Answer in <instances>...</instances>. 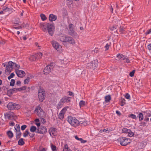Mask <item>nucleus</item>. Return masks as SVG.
I'll return each mask as SVG.
<instances>
[{
  "label": "nucleus",
  "instance_id": "49530a36",
  "mask_svg": "<svg viewBox=\"0 0 151 151\" xmlns=\"http://www.w3.org/2000/svg\"><path fill=\"white\" fill-rule=\"evenodd\" d=\"M127 99H130V95L127 93L125 94L124 96Z\"/></svg>",
  "mask_w": 151,
  "mask_h": 151
},
{
  "label": "nucleus",
  "instance_id": "aec40b11",
  "mask_svg": "<svg viewBox=\"0 0 151 151\" xmlns=\"http://www.w3.org/2000/svg\"><path fill=\"white\" fill-rule=\"evenodd\" d=\"M37 56H38V55H36V54L31 55L29 57V59L31 61H35L38 60V58L37 57Z\"/></svg>",
  "mask_w": 151,
  "mask_h": 151
},
{
  "label": "nucleus",
  "instance_id": "13d9d810",
  "mask_svg": "<svg viewBox=\"0 0 151 151\" xmlns=\"http://www.w3.org/2000/svg\"><path fill=\"white\" fill-rule=\"evenodd\" d=\"M75 138L76 140L79 141H80V140L81 139V138L78 137L77 136H75Z\"/></svg>",
  "mask_w": 151,
  "mask_h": 151
},
{
  "label": "nucleus",
  "instance_id": "f257e3e1",
  "mask_svg": "<svg viewBox=\"0 0 151 151\" xmlns=\"http://www.w3.org/2000/svg\"><path fill=\"white\" fill-rule=\"evenodd\" d=\"M41 27L44 30H46V27L49 35L52 36L55 31V26L53 24L49 23L44 24L41 25Z\"/></svg>",
  "mask_w": 151,
  "mask_h": 151
},
{
  "label": "nucleus",
  "instance_id": "09e8293b",
  "mask_svg": "<svg viewBox=\"0 0 151 151\" xmlns=\"http://www.w3.org/2000/svg\"><path fill=\"white\" fill-rule=\"evenodd\" d=\"M15 75L13 73H12L10 74V75L8 77V79L10 80L11 78H12Z\"/></svg>",
  "mask_w": 151,
  "mask_h": 151
},
{
  "label": "nucleus",
  "instance_id": "774afa93",
  "mask_svg": "<svg viewBox=\"0 0 151 151\" xmlns=\"http://www.w3.org/2000/svg\"><path fill=\"white\" fill-rule=\"evenodd\" d=\"M148 117H146V116H145V121L148 122L149 120V118H148Z\"/></svg>",
  "mask_w": 151,
  "mask_h": 151
},
{
  "label": "nucleus",
  "instance_id": "2f4dec72",
  "mask_svg": "<svg viewBox=\"0 0 151 151\" xmlns=\"http://www.w3.org/2000/svg\"><path fill=\"white\" fill-rule=\"evenodd\" d=\"M63 104L62 103V101H61L60 100L58 103V105L57 106V108L58 109H59L61 108L62 106L63 105Z\"/></svg>",
  "mask_w": 151,
  "mask_h": 151
},
{
  "label": "nucleus",
  "instance_id": "c85d7f7f",
  "mask_svg": "<svg viewBox=\"0 0 151 151\" xmlns=\"http://www.w3.org/2000/svg\"><path fill=\"white\" fill-rule=\"evenodd\" d=\"M79 106L81 108L82 107L84 106L86 104V102L83 100H81L79 102Z\"/></svg>",
  "mask_w": 151,
  "mask_h": 151
},
{
  "label": "nucleus",
  "instance_id": "0e129e2a",
  "mask_svg": "<svg viewBox=\"0 0 151 151\" xmlns=\"http://www.w3.org/2000/svg\"><path fill=\"white\" fill-rule=\"evenodd\" d=\"M147 47L149 50H151V43L149 44Z\"/></svg>",
  "mask_w": 151,
  "mask_h": 151
},
{
  "label": "nucleus",
  "instance_id": "cd10ccee",
  "mask_svg": "<svg viewBox=\"0 0 151 151\" xmlns=\"http://www.w3.org/2000/svg\"><path fill=\"white\" fill-rule=\"evenodd\" d=\"M89 122L86 121H79V124L83 125L84 126H86L88 124Z\"/></svg>",
  "mask_w": 151,
  "mask_h": 151
},
{
  "label": "nucleus",
  "instance_id": "4be33fe9",
  "mask_svg": "<svg viewBox=\"0 0 151 151\" xmlns=\"http://www.w3.org/2000/svg\"><path fill=\"white\" fill-rule=\"evenodd\" d=\"M63 151H72V150L68 147L67 144H65L64 146Z\"/></svg>",
  "mask_w": 151,
  "mask_h": 151
},
{
  "label": "nucleus",
  "instance_id": "423d86ee",
  "mask_svg": "<svg viewBox=\"0 0 151 151\" xmlns=\"http://www.w3.org/2000/svg\"><path fill=\"white\" fill-rule=\"evenodd\" d=\"M117 57L118 58V60L120 62L122 61L123 60H124V63H130V60L128 59V58L122 54H117Z\"/></svg>",
  "mask_w": 151,
  "mask_h": 151
},
{
  "label": "nucleus",
  "instance_id": "f03ea898",
  "mask_svg": "<svg viewBox=\"0 0 151 151\" xmlns=\"http://www.w3.org/2000/svg\"><path fill=\"white\" fill-rule=\"evenodd\" d=\"M67 121L71 125L74 127L79 125V121L76 117L72 116H68L67 118Z\"/></svg>",
  "mask_w": 151,
  "mask_h": 151
},
{
  "label": "nucleus",
  "instance_id": "5701e85b",
  "mask_svg": "<svg viewBox=\"0 0 151 151\" xmlns=\"http://www.w3.org/2000/svg\"><path fill=\"white\" fill-rule=\"evenodd\" d=\"M20 91L21 90H26V92L28 91H29L30 89V88L29 87L27 88L26 86H23L20 88Z\"/></svg>",
  "mask_w": 151,
  "mask_h": 151
},
{
  "label": "nucleus",
  "instance_id": "c03bdc74",
  "mask_svg": "<svg viewBox=\"0 0 151 151\" xmlns=\"http://www.w3.org/2000/svg\"><path fill=\"white\" fill-rule=\"evenodd\" d=\"M128 136L130 137H132L134 135V133L130 129V131H128L127 133Z\"/></svg>",
  "mask_w": 151,
  "mask_h": 151
},
{
  "label": "nucleus",
  "instance_id": "393cba45",
  "mask_svg": "<svg viewBox=\"0 0 151 151\" xmlns=\"http://www.w3.org/2000/svg\"><path fill=\"white\" fill-rule=\"evenodd\" d=\"M33 78V76H30V78L28 77L26 79H25L24 81V84H28L30 81V78Z\"/></svg>",
  "mask_w": 151,
  "mask_h": 151
},
{
  "label": "nucleus",
  "instance_id": "052dcab7",
  "mask_svg": "<svg viewBox=\"0 0 151 151\" xmlns=\"http://www.w3.org/2000/svg\"><path fill=\"white\" fill-rule=\"evenodd\" d=\"M116 29V27H114V26H112L110 27V29L111 30H113L114 29Z\"/></svg>",
  "mask_w": 151,
  "mask_h": 151
},
{
  "label": "nucleus",
  "instance_id": "9b49d317",
  "mask_svg": "<svg viewBox=\"0 0 151 151\" xmlns=\"http://www.w3.org/2000/svg\"><path fill=\"white\" fill-rule=\"evenodd\" d=\"M47 132V129L46 128L41 126L40 127L37 129V133L40 134H45Z\"/></svg>",
  "mask_w": 151,
  "mask_h": 151
},
{
  "label": "nucleus",
  "instance_id": "c756f323",
  "mask_svg": "<svg viewBox=\"0 0 151 151\" xmlns=\"http://www.w3.org/2000/svg\"><path fill=\"white\" fill-rule=\"evenodd\" d=\"M18 143L20 145H23L24 143V141L23 139L22 138L20 139L18 142Z\"/></svg>",
  "mask_w": 151,
  "mask_h": 151
},
{
  "label": "nucleus",
  "instance_id": "603ef678",
  "mask_svg": "<svg viewBox=\"0 0 151 151\" xmlns=\"http://www.w3.org/2000/svg\"><path fill=\"white\" fill-rule=\"evenodd\" d=\"M125 100L124 99H123L122 100V102L121 103L120 105L122 106H123L125 104Z\"/></svg>",
  "mask_w": 151,
  "mask_h": 151
},
{
  "label": "nucleus",
  "instance_id": "9d476101",
  "mask_svg": "<svg viewBox=\"0 0 151 151\" xmlns=\"http://www.w3.org/2000/svg\"><path fill=\"white\" fill-rule=\"evenodd\" d=\"M12 63L13 62L11 61H9L8 62V65L6 66L5 70L6 73L8 72V73H9L12 71V70L13 68Z\"/></svg>",
  "mask_w": 151,
  "mask_h": 151
},
{
  "label": "nucleus",
  "instance_id": "8fccbe9b",
  "mask_svg": "<svg viewBox=\"0 0 151 151\" xmlns=\"http://www.w3.org/2000/svg\"><path fill=\"white\" fill-rule=\"evenodd\" d=\"M134 73L135 70H133L129 74V76L131 77L133 76L134 75Z\"/></svg>",
  "mask_w": 151,
  "mask_h": 151
},
{
  "label": "nucleus",
  "instance_id": "4468645a",
  "mask_svg": "<svg viewBox=\"0 0 151 151\" xmlns=\"http://www.w3.org/2000/svg\"><path fill=\"white\" fill-rule=\"evenodd\" d=\"M97 65L98 61L96 60L93 61L91 63H88L87 66L89 67V68L93 69L95 67L97 66Z\"/></svg>",
  "mask_w": 151,
  "mask_h": 151
},
{
  "label": "nucleus",
  "instance_id": "f8f14e48",
  "mask_svg": "<svg viewBox=\"0 0 151 151\" xmlns=\"http://www.w3.org/2000/svg\"><path fill=\"white\" fill-rule=\"evenodd\" d=\"M49 132L52 137H54L57 135V131L55 128L52 127L49 129Z\"/></svg>",
  "mask_w": 151,
  "mask_h": 151
},
{
  "label": "nucleus",
  "instance_id": "4d7b16f0",
  "mask_svg": "<svg viewBox=\"0 0 151 151\" xmlns=\"http://www.w3.org/2000/svg\"><path fill=\"white\" fill-rule=\"evenodd\" d=\"M81 143H84L87 142V141L86 140L83 139L82 138L80 141Z\"/></svg>",
  "mask_w": 151,
  "mask_h": 151
},
{
  "label": "nucleus",
  "instance_id": "69168bd1",
  "mask_svg": "<svg viewBox=\"0 0 151 151\" xmlns=\"http://www.w3.org/2000/svg\"><path fill=\"white\" fill-rule=\"evenodd\" d=\"M116 113L118 116H120L121 114L119 111L117 110L116 111Z\"/></svg>",
  "mask_w": 151,
  "mask_h": 151
},
{
  "label": "nucleus",
  "instance_id": "a19ab883",
  "mask_svg": "<svg viewBox=\"0 0 151 151\" xmlns=\"http://www.w3.org/2000/svg\"><path fill=\"white\" fill-rule=\"evenodd\" d=\"M14 105V109H20L21 107V106L18 104L15 103Z\"/></svg>",
  "mask_w": 151,
  "mask_h": 151
},
{
  "label": "nucleus",
  "instance_id": "0eeeda50",
  "mask_svg": "<svg viewBox=\"0 0 151 151\" xmlns=\"http://www.w3.org/2000/svg\"><path fill=\"white\" fill-rule=\"evenodd\" d=\"M38 94V97L39 100L41 101H42L45 99V95L44 90L42 88L39 87Z\"/></svg>",
  "mask_w": 151,
  "mask_h": 151
},
{
  "label": "nucleus",
  "instance_id": "2eb2a0df",
  "mask_svg": "<svg viewBox=\"0 0 151 151\" xmlns=\"http://www.w3.org/2000/svg\"><path fill=\"white\" fill-rule=\"evenodd\" d=\"M52 69V66L50 65L47 66L44 69L43 72L44 74L47 75L49 73Z\"/></svg>",
  "mask_w": 151,
  "mask_h": 151
},
{
  "label": "nucleus",
  "instance_id": "a211bd4d",
  "mask_svg": "<svg viewBox=\"0 0 151 151\" xmlns=\"http://www.w3.org/2000/svg\"><path fill=\"white\" fill-rule=\"evenodd\" d=\"M49 18L50 21L52 22L56 20L57 19V17L55 15L51 14L49 15Z\"/></svg>",
  "mask_w": 151,
  "mask_h": 151
},
{
  "label": "nucleus",
  "instance_id": "7c9ffc66",
  "mask_svg": "<svg viewBox=\"0 0 151 151\" xmlns=\"http://www.w3.org/2000/svg\"><path fill=\"white\" fill-rule=\"evenodd\" d=\"M138 118L139 121H140L142 120L144 118L143 115L141 113H139L138 114Z\"/></svg>",
  "mask_w": 151,
  "mask_h": 151
},
{
  "label": "nucleus",
  "instance_id": "bf43d9fd",
  "mask_svg": "<svg viewBox=\"0 0 151 151\" xmlns=\"http://www.w3.org/2000/svg\"><path fill=\"white\" fill-rule=\"evenodd\" d=\"M14 123L13 122H11L9 123V125L10 126H13L14 125Z\"/></svg>",
  "mask_w": 151,
  "mask_h": 151
},
{
  "label": "nucleus",
  "instance_id": "ea45409f",
  "mask_svg": "<svg viewBox=\"0 0 151 151\" xmlns=\"http://www.w3.org/2000/svg\"><path fill=\"white\" fill-rule=\"evenodd\" d=\"M16 131H20V127L19 124H17L14 127Z\"/></svg>",
  "mask_w": 151,
  "mask_h": 151
},
{
  "label": "nucleus",
  "instance_id": "338daca9",
  "mask_svg": "<svg viewBox=\"0 0 151 151\" xmlns=\"http://www.w3.org/2000/svg\"><path fill=\"white\" fill-rule=\"evenodd\" d=\"M47 150L46 148H43L41 149L40 151H46Z\"/></svg>",
  "mask_w": 151,
  "mask_h": 151
},
{
  "label": "nucleus",
  "instance_id": "3c124183",
  "mask_svg": "<svg viewBox=\"0 0 151 151\" xmlns=\"http://www.w3.org/2000/svg\"><path fill=\"white\" fill-rule=\"evenodd\" d=\"M108 131L107 129H100L99 132H106Z\"/></svg>",
  "mask_w": 151,
  "mask_h": 151
},
{
  "label": "nucleus",
  "instance_id": "f3484780",
  "mask_svg": "<svg viewBox=\"0 0 151 151\" xmlns=\"http://www.w3.org/2000/svg\"><path fill=\"white\" fill-rule=\"evenodd\" d=\"M15 103L10 102L7 104V108L10 110H13L14 109Z\"/></svg>",
  "mask_w": 151,
  "mask_h": 151
},
{
  "label": "nucleus",
  "instance_id": "72a5a7b5",
  "mask_svg": "<svg viewBox=\"0 0 151 151\" xmlns=\"http://www.w3.org/2000/svg\"><path fill=\"white\" fill-rule=\"evenodd\" d=\"M36 130V127L35 126H32L30 127V131L32 132H34Z\"/></svg>",
  "mask_w": 151,
  "mask_h": 151
},
{
  "label": "nucleus",
  "instance_id": "dca6fc26",
  "mask_svg": "<svg viewBox=\"0 0 151 151\" xmlns=\"http://www.w3.org/2000/svg\"><path fill=\"white\" fill-rule=\"evenodd\" d=\"M16 73L17 76L19 77H23L25 76V73L23 70H16Z\"/></svg>",
  "mask_w": 151,
  "mask_h": 151
},
{
  "label": "nucleus",
  "instance_id": "58836bf2",
  "mask_svg": "<svg viewBox=\"0 0 151 151\" xmlns=\"http://www.w3.org/2000/svg\"><path fill=\"white\" fill-rule=\"evenodd\" d=\"M130 131V129H128L127 128H124L122 129V132L123 133H126L127 134V133L128 131Z\"/></svg>",
  "mask_w": 151,
  "mask_h": 151
},
{
  "label": "nucleus",
  "instance_id": "1a4fd4ad",
  "mask_svg": "<svg viewBox=\"0 0 151 151\" xmlns=\"http://www.w3.org/2000/svg\"><path fill=\"white\" fill-rule=\"evenodd\" d=\"M68 108V107L65 106L60 111L58 115V117L60 119H63L65 113Z\"/></svg>",
  "mask_w": 151,
  "mask_h": 151
},
{
  "label": "nucleus",
  "instance_id": "4c0bfd02",
  "mask_svg": "<svg viewBox=\"0 0 151 151\" xmlns=\"http://www.w3.org/2000/svg\"><path fill=\"white\" fill-rule=\"evenodd\" d=\"M40 17H41V18L42 19V21H45L47 19V18L45 15L43 14H41L40 15Z\"/></svg>",
  "mask_w": 151,
  "mask_h": 151
},
{
  "label": "nucleus",
  "instance_id": "b1692460",
  "mask_svg": "<svg viewBox=\"0 0 151 151\" xmlns=\"http://www.w3.org/2000/svg\"><path fill=\"white\" fill-rule=\"evenodd\" d=\"M111 97L110 95L106 96L105 97V101L106 102H109L111 100Z\"/></svg>",
  "mask_w": 151,
  "mask_h": 151
},
{
  "label": "nucleus",
  "instance_id": "de8ad7c7",
  "mask_svg": "<svg viewBox=\"0 0 151 151\" xmlns=\"http://www.w3.org/2000/svg\"><path fill=\"white\" fill-rule=\"evenodd\" d=\"M29 134V132L28 130H26L24 133L23 137H26Z\"/></svg>",
  "mask_w": 151,
  "mask_h": 151
},
{
  "label": "nucleus",
  "instance_id": "20e7f679",
  "mask_svg": "<svg viewBox=\"0 0 151 151\" xmlns=\"http://www.w3.org/2000/svg\"><path fill=\"white\" fill-rule=\"evenodd\" d=\"M51 43L55 49L59 52H62L63 51V48L62 46L57 41L53 40L51 41Z\"/></svg>",
  "mask_w": 151,
  "mask_h": 151
},
{
  "label": "nucleus",
  "instance_id": "6e6d98bb",
  "mask_svg": "<svg viewBox=\"0 0 151 151\" xmlns=\"http://www.w3.org/2000/svg\"><path fill=\"white\" fill-rule=\"evenodd\" d=\"M26 127H27V126L26 125H23L21 126V129L22 130H24Z\"/></svg>",
  "mask_w": 151,
  "mask_h": 151
},
{
  "label": "nucleus",
  "instance_id": "e2e57ef3",
  "mask_svg": "<svg viewBox=\"0 0 151 151\" xmlns=\"http://www.w3.org/2000/svg\"><path fill=\"white\" fill-rule=\"evenodd\" d=\"M151 33V29L148 30L147 32H146V34H148Z\"/></svg>",
  "mask_w": 151,
  "mask_h": 151
},
{
  "label": "nucleus",
  "instance_id": "f704fd0d",
  "mask_svg": "<svg viewBox=\"0 0 151 151\" xmlns=\"http://www.w3.org/2000/svg\"><path fill=\"white\" fill-rule=\"evenodd\" d=\"M128 117L129 118H131L133 119H137V118L135 115L131 114L128 115Z\"/></svg>",
  "mask_w": 151,
  "mask_h": 151
},
{
  "label": "nucleus",
  "instance_id": "c9c22d12",
  "mask_svg": "<svg viewBox=\"0 0 151 151\" xmlns=\"http://www.w3.org/2000/svg\"><path fill=\"white\" fill-rule=\"evenodd\" d=\"M125 28L121 26L119 29V32L121 33H124Z\"/></svg>",
  "mask_w": 151,
  "mask_h": 151
},
{
  "label": "nucleus",
  "instance_id": "5fc2aeb1",
  "mask_svg": "<svg viewBox=\"0 0 151 151\" xmlns=\"http://www.w3.org/2000/svg\"><path fill=\"white\" fill-rule=\"evenodd\" d=\"M109 45H110L109 44H108V43H107L106 44L105 46V48L106 49H105L106 50H108V49L109 48Z\"/></svg>",
  "mask_w": 151,
  "mask_h": 151
},
{
  "label": "nucleus",
  "instance_id": "412c9836",
  "mask_svg": "<svg viewBox=\"0 0 151 151\" xmlns=\"http://www.w3.org/2000/svg\"><path fill=\"white\" fill-rule=\"evenodd\" d=\"M143 113L146 117H149L151 116V111H144Z\"/></svg>",
  "mask_w": 151,
  "mask_h": 151
},
{
  "label": "nucleus",
  "instance_id": "79ce46f5",
  "mask_svg": "<svg viewBox=\"0 0 151 151\" xmlns=\"http://www.w3.org/2000/svg\"><path fill=\"white\" fill-rule=\"evenodd\" d=\"M16 136L17 138H19L21 135V132L20 131H16Z\"/></svg>",
  "mask_w": 151,
  "mask_h": 151
},
{
  "label": "nucleus",
  "instance_id": "7ed1b4c3",
  "mask_svg": "<svg viewBox=\"0 0 151 151\" xmlns=\"http://www.w3.org/2000/svg\"><path fill=\"white\" fill-rule=\"evenodd\" d=\"M59 40L60 41L63 42H68L72 44H74L75 43V42L73 39L65 35L61 36L59 38Z\"/></svg>",
  "mask_w": 151,
  "mask_h": 151
},
{
  "label": "nucleus",
  "instance_id": "a878e982",
  "mask_svg": "<svg viewBox=\"0 0 151 151\" xmlns=\"http://www.w3.org/2000/svg\"><path fill=\"white\" fill-rule=\"evenodd\" d=\"M14 28L15 29H20L22 28V26L19 24H16L14 26Z\"/></svg>",
  "mask_w": 151,
  "mask_h": 151
},
{
  "label": "nucleus",
  "instance_id": "bb28decb",
  "mask_svg": "<svg viewBox=\"0 0 151 151\" xmlns=\"http://www.w3.org/2000/svg\"><path fill=\"white\" fill-rule=\"evenodd\" d=\"M12 65L13 68H14L15 69V71H16V70H18V69L20 67V66L19 65L17 64L16 63H14L13 62Z\"/></svg>",
  "mask_w": 151,
  "mask_h": 151
},
{
  "label": "nucleus",
  "instance_id": "ddd939ff",
  "mask_svg": "<svg viewBox=\"0 0 151 151\" xmlns=\"http://www.w3.org/2000/svg\"><path fill=\"white\" fill-rule=\"evenodd\" d=\"M69 28L70 31V32H69V33L70 35L72 36H77V34L74 31V26L73 24H70L69 26Z\"/></svg>",
  "mask_w": 151,
  "mask_h": 151
},
{
  "label": "nucleus",
  "instance_id": "680f3d73",
  "mask_svg": "<svg viewBox=\"0 0 151 151\" xmlns=\"http://www.w3.org/2000/svg\"><path fill=\"white\" fill-rule=\"evenodd\" d=\"M21 84V82L19 81H17L16 84L17 85L19 86Z\"/></svg>",
  "mask_w": 151,
  "mask_h": 151
},
{
  "label": "nucleus",
  "instance_id": "37998d69",
  "mask_svg": "<svg viewBox=\"0 0 151 151\" xmlns=\"http://www.w3.org/2000/svg\"><path fill=\"white\" fill-rule=\"evenodd\" d=\"M36 54V55H38V56H37V57L38 58V59L39 58H41L43 55L42 53L40 52H38Z\"/></svg>",
  "mask_w": 151,
  "mask_h": 151
},
{
  "label": "nucleus",
  "instance_id": "6ab92c4d",
  "mask_svg": "<svg viewBox=\"0 0 151 151\" xmlns=\"http://www.w3.org/2000/svg\"><path fill=\"white\" fill-rule=\"evenodd\" d=\"M64 104L65 102H68L70 101V98L68 97L65 96L63 97L60 100Z\"/></svg>",
  "mask_w": 151,
  "mask_h": 151
},
{
  "label": "nucleus",
  "instance_id": "a18cd8bd",
  "mask_svg": "<svg viewBox=\"0 0 151 151\" xmlns=\"http://www.w3.org/2000/svg\"><path fill=\"white\" fill-rule=\"evenodd\" d=\"M15 83V80L14 79H12L10 82V85L11 86H13Z\"/></svg>",
  "mask_w": 151,
  "mask_h": 151
},
{
  "label": "nucleus",
  "instance_id": "e433bc0d",
  "mask_svg": "<svg viewBox=\"0 0 151 151\" xmlns=\"http://www.w3.org/2000/svg\"><path fill=\"white\" fill-rule=\"evenodd\" d=\"M7 134L9 137L12 138L13 137V133L11 131H8L7 132Z\"/></svg>",
  "mask_w": 151,
  "mask_h": 151
},
{
  "label": "nucleus",
  "instance_id": "6e6552de",
  "mask_svg": "<svg viewBox=\"0 0 151 151\" xmlns=\"http://www.w3.org/2000/svg\"><path fill=\"white\" fill-rule=\"evenodd\" d=\"M35 112L39 116H43L45 115V113L41 109L40 106H37L36 108Z\"/></svg>",
  "mask_w": 151,
  "mask_h": 151
},
{
  "label": "nucleus",
  "instance_id": "39448f33",
  "mask_svg": "<svg viewBox=\"0 0 151 151\" xmlns=\"http://www.w3.org/2000/svg\"><path fill=\"white\" fill-rule=\"evenodd\" d=\"M121 145L123 146H126L131 142V140L129 138L126 137H120L119 139Z\"/></svg>",
  "mask_w": 151,
  "mask_h": 151
},
{
  "label": "nucleus",
  "instance_id": "864d4df0",
  "mask_svg": "<svg viewBox=\"0 0 151 151\" xmlns=\"http://www.w3.org/2000/svg\"><path fill=\"white\" fill-rule=\"evenodd\" d=\"M12 91L14 92L20 91L19 88H14L12 89Z\"/></svg>",
  "mask_w": 151,
  "mask_h": 151
},
{
  "label": "nucleus",
  "instance_id": "473e14b6",
  "mask_svg": "<svg viewBox=\"0 0 151 151\" xmlns=\"http://www.w3.org/2000/svg\"><path fill=\"white\" fill-rule=\"evenodd\" d=\"M50 146L52 151H57V147L55 145L51 144Z\"/></svg>",
  "mask_w": 151,
  "mask_h": 151
}]
</instances>
